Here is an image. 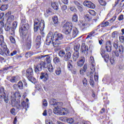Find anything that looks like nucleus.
<instances>
[{
    "instance_id": "412c9836",
    "label": "nucleus",
    "mask_w": 124,
    "mask_h": 124,
    "mask_svg": "<svg viewBox=\"0 0 124 124\" xmlns=\"http://www.w3.org/2000/svg\"><path fill=\"white\" fill-rule=\"evenodd\" d=\"M48 74L47 73H42V75L40 76V79H44V81L46 82V80H48Z\"/></svg>"
},
{
    "instance_id": "f3484780",
    "label": "nucleus",
    "mask_w": 124,
    "mask_h": 124,
    "mask_svg": "<svg viewBox=\"0 0 124 124\" xmlns=\"http://www.w3.org/2000/svg\"><path fill=\"white\" fill-rule=\"evenodd\" d=\"M70 59H71V53L68 51L65 54L63 57V60L65 61V62H68Z\"/></svg>"
},
{
    "instance_id": "4d7b16f0",
    "label": "nucleus",
    "mask_w": 124,
    "mask_h": 124,
    "mask_svg": "<svg viewBox=\"0 0 124 124\" xmlns=\"http://www.w3.org/2000/svg\"><path fill=\"white\" fill-rule=\"evenodd\" d=\"M80 51L82 52V53H84L85 51H88V47H81Z\"/></svg>"
},
{
    "instance_id": "680f3d73",
    "label": "nucleus",
    "mask_w": 124,
    "mask_h": 124,
    "mask_svg": "<svg viewBox=\"0 0 124 124\" xmlns=\"http://www.w3.org/2000/svg\"><path fill=\"white\" fill-rule=\"evenodd\" d=\"M10 39L12 43H16V41H15V39L13 37H11Z\"/></svg>"
},
{
    "instance_id": "6e6d98bb",
    "label": "nucleus",
    "mask_w": 124,
    "mask_h": 124,
    "mask_svg": "<svg viewBox=\"0 0 124 124\" xmlns=\"http://www.w3.org/2000/svg\"><path fill=\"white\" fill-rule=\"evenodd\" d=\"M110 62L111 64L114 65L115 63V59L114 57H111L110 59Z\"/></svg>"
},
{
    "instance_id": "5fc2aeb1",
    "label": "nucleus",
    "mask_w": 124,
    "mask_h": 124,
    "mask_svg": "<svg viewBox=\"0 0 124 124\" xmlns=\"http://www.w3.org/2000/svg\"><path fill=\"white\" fill-rule=\"evenodd\" d=\"M18 23L16 21L14 22L13 23V30H15L17 28V25Z\"/></svg>"
},
{
    "instance_id": "6e6552de",
    "label": "nucleus",
    "mask_w": 124,
    "mask_h": 124,
    "mask_svg": "<svg viewBox=\"0 0 124 124\" xmlns=\"http://www.w3.org/2000/svg\"><path fill=\"white\" fill-rule=\"evenodd\" d=\"M72 31V23L66 22L63 26V31L65 34H70Z\"/></svg>"
},
{
    "instance_id": "5701e85b",
    "label": "nucleus",
    "mask_w": 124,
    "mask_h": 124,
    "mask_svg": "<svg viewBox=\"0 0 124 124\" xmlns=\"http://www.w3.org/2000/svg\"><path fill=\"white\" fill-rule=\"evenodd\" d=\"M79 58V51H75L73 55V59L74 62H76Z\"/></svg>"
},
{
    "instance_id": "a18cd8bd",
    "label": "nucleus",
    "mask_w": 124,
    "mask_h": 124,
    "mask_svg": "<svg viewBox=\"0 0 124 124\" xmlns=\"http://www.w3.org/2000/svg\"><path fill=\"white\" fill-rule=\"evenodd\" d=\"M84 18L86 21H90L92 19V17L89 14H87L84 16Z\"/></svg>"
},
{
    "instance_id": "ddd939ff",
    "label": "nucleus",
    "mask_w": 124,
    "mask_h": 124,
    "mask_svg": "<svg viewBox=\"0 0 124 124\" xmlns=\"http://www.w3.org/2000/svg\"><path fill=\"white\" fill-rule=\"evenodd\" d=\"M90 63L91 64V69L93 72L95 71V64H94V58L93 56H91L89 59Z\"/></svg>"
},
{
    "instance_id": "9b49d317",
    "label": "nucleus",
    "mask_w": 124,
    "mask_h": 124,
    "mask_svg": "<svg viewBox=\"0 0 124 124\" xmlns=\"http://www.w3.org/2000/svg\"><path fill=\"white\" fill-rule=\"evenodd\" d=\"M26 76L29 80H31V79H32V76H33V70H32V68L30 67L27 69Z\"/></svg>"
},
{
    "instance_id": "e433bc0d",
    "label": "nucleus",
    "mask_w": 124,
    "mask_h": 124,
    "mask_svg": "<svg viewBox=\"0 0 124 124\" xmlns=\"http://www.w3.org/2000/svg\"><path fill=\"white\" fill-rule=\"evenodd\" d=\"M111 37L112 38H118V32L117 31H114L111 35Z\"/></svg>"
},
{
    "instance_id": "c756f323",
    "label": "nucleus",
    "mask_w": 124,
    "mask_h": 124,
    "mask_svg": "<svg viewBox=\"0 0 124 124\" xmlns=\"http://www.w3.org/2000/svg\"><path fill=\"white\" fill-rule=\"evenodd\" d=\"M80 25L83 29H85V28H87L88 27V23H87V22L82 21H80Z\"/></svg>"
},
{
    "instance_id": "864d4df0",
    "label": "nucleus",
    "mask_w": 124,
    "mask_h": 124,
    "mask_svg": "<svg viewBox=\"0 0 124 124\" xmlns=\"http://www.w3.org/2000/svg\"><path fill=\"white\" fill-rule=\"evenodd\" d=\"M100 54L102 56V57H104V55H105V50L102 48L100 49Z\"/></svg>"
},
{
    "instance_id": "37998d69",
    "label": "nucleus",
    "mask_w": 124,
    "mask_h": 124,
    "mask_svg": "<svg viewBox=\"0 0 124 124\" xmlns=\"http://www.w3.org/2000/svg\"><path fill=\"white\" fill-rule=\"evenodd\" d=\"M74 49L75 51V52H78L80 49V45L79 44H78L76 46H75Z\"/></svg>"
},
{
    "instance_id": "f03ea898",
    "label": "nucleus",
    "mask_w": 124,
    "mask_h": 124,
    "mask_svg": "<svg viewBox=\"0 0 124 124\" xmlns=\"http://www.w3.org/2000/svg\"><path fill=\"white\" fill-rule=\"evenodd\" d=\"M53 105H57V107H55L54 109V114L61 115V116H65L68 114V109L62 107L63 105L62 102H57L53 104Z\"/></svg>"
},
{
    "instance_id": "7c9ffc66",
    "label": "nucleus",
    "mask_w": 124,
    "mask_h": 124,
    "mask_svg": "<svg viewBox=\"0 0 124 124\" xmlns=\"http://www.w3.org/2000/svg\"><path fill=\"white\" fill-rule=\"evenodd\" d=\"M102 58H104L105 61L107 62L109 61V54L108 53H106L102 56Z\"/></svg>"
},
{
    "instance_id": "4c0bfd02",
    "label": "nucleus",
    "mask_w": 124,
    "mask_h": 124,
    "mask_svg": "<svg viewBox=\"0 0 124 124\" xmlns=\"http://www.w3.org/2000/svg\"><path fill=\"white\" fill-rule=\"evenodd\" d=\"M7 8H8V7H7V5H2L0 7V10H1V11H5Z\"/></svg>"
},
{
    "instance_id": "79ce46f5",
    "label": "nucleus",
    "mask_w": 124,
    "mask_h": 124,
    "mask_svg": "<svg viewBox=\"0 0 124 124\" xmlns=\"http://www.w3.org/2000/svg\"><path fill=\"white\" fill-rule=\"evenodd\" d=\"M94 80L96 82L98 81V72H95L94 75Z\"/></svg>"
},
{
    "instance_id": "f257e3e1",
    "label": "nucleus",
    "mask_w": 124,
    "mask_h": 124,
    "mask_svg": "<svg viewBox=\"0 0 124 124\" xmlns=\"http://www.w3.org/2000/svg\"><path fill=\"white\" fill-rule=\"evenodd\" d=\"M63 39V35L62 33H58L55 32L53 33L52 32H49L46 36V43L49 45V44L52 42L54 47H59L61 42L60 40Z\"/></svg>"
},
{
    "instance_id": "9d476101",
    "label": "nucleus",
    "mask_w": 124,
    "mask_h": 124,
    "mask_svg": "<svg viewBox=\"0 0 124 124\" xmlns=\"http://www.w3.org/2000/svg\"><path fill=\"white\" fill-rule=\"evenodd\" d=\"M44 60H46L47 63H51V58L48 55H41L37 56L36 58V61H43Z\"/></svg>"
},
{
    "instance_id": "39448f33",
    "label": "nucleus",
    "mask_w": 124,
    "mask_h": 124,
    "mask_svg": "<svg viewBox=\"0 0 124 124\" xmlns=\"http://www.w3.org/2000/svg\"><path fill=\"white\" fill-rule=\"evenodd\" d=\"M45 26L44 20H41L40 21L38 19H35L34 21V31H37L38 30H40L41 31H44Z\"/></svg>"
},
{
    "instance_id": "bf43d9fd",
    "label": "nucleus",
    "mask_w": 124,
    "mask_h": 124,
    "mask_svg": "<svg viewBox=\"0 0 124 124\" xmlns=\"http://www.w3.org/2000/svg\"><path fill=\"white\" fill-rule=\"evenodd\" d=\"M16 111L15 108H12L10 110L11 114H12V115H16Z\"/></svg>"
},
{
    "instance_id": "b1692460",
    "label": "nucleus",
    "mask_w": 124,
    "mask_h": 124,
    "mask_svg": "<svg viewBox=\"0 0 124 124\" xmlns=\"http://www.w3.org/2000/svg\"><path fill=\"white\" fill-rule=\"evenodd\" d=\"M19 80H20V77H19L18 76H16V77H12L10 81L12 83H15V82H17V81H19Z\"/></svg>"
},
{
    "instance_id": "aec40b11",
    "label": "nucleus",
    "mask_w": 124,
    "mask_h": 124,
    "mask_svg": "<svg viewBox=\"0 0 124 124\" xmlns=\"http://www.w3.org/2000/svg\"><path fill=\"white\" fill-rule=\"evenodd\" d=\"M61 8L62 14L63 15H66V14H67V12H66V10H67V6L65 5L61 6Z\"/></svg>"
},
{
    "instance_id": "0eeeda50",
    "label": "nucleus",
    "mask_w": 124,
    "mask_h": 124,
    "mask_svg": "<svg viewBox=\"0 0 124 124\" xmlns=\"http://www.w3.org/2000/svg\"><path fill=\"white\" fill-rule=\"evenodd\" d=\"M3 99L5 103H8L9 97L8 94H6L4 93V89L2 87H0V100Z\"/></svg>"
},
{
    "instance_id": "338daca9",
    "label": "nucleus",
    "mask_w": 124,
    "mask_h": 124,
    "mask_svg": "<svg viewBox=\"0 0 124 124\" xmlns=\"http://www.w3.org/2000/svg\"><path fill=\"white\" fill-rule=\"evenodd\" d=\"M87 68H88V64H85L83 67V70H84L83 71L86 72Z\"/></svg>"
},
{
    "instance_id": "de8ad7c7",
    "label": "nucleus",
    "mask_w": 124,
    "mask_h": 124,
    "mask_svg": "<svg viewBox=\"0 0 124 124\" xmlns=\"http://www.w3.org/2000/svg\"><path fill=\"white\" fill-rule=\"evenodd\" d=\"M89 13L91 15H92L93 16H95V15H96V13H95L93 10H89Z\"/></svg>"
},
{
    "instance_id": "0e129e2a",
    "label": "nucleus",
    "mask_w": 124,
    "mask_h": 124,
    "mask_svg": "<svg viewBox=\"0 0 124 124\" xmlns=\"http://www.w3.org/2000/svg\"><path fill=\"white\" fill-rule=\"evenodd\" d=\"M43 105L45 107L48 105V103H47V101H46V100L45 99L43 101Z\"/></svg>"
},
{
    "instance_id": "20e7f679",
    "label": "nucleus",
    "mask_w": 124,
    "mask_h": 124,
    "mask_svg": "<svg viewBox=\"0 0 124 124\" xmlns=\"http://www.w3.org/2000/svg\"><path fill=\"white\" fill-rule=\"evenodd\" d=\"M4 38L2 35H0V45L1 47V48H0V55L1 56H3L4 57H6V56H10V52L9 50L7 49V47L6 46V45L3 42Z\"/></svg>"
},
{
    "instance_id": "58836bf2",
    "label": "nucleus",
    "mask_w": 124,
    "mask_h": 124,
    "mask_svg": "<svg viewBox=\"0 0 124 124\" xmlns=\"http://www.w3.org/2000/svg\"><path fill=\"white\" fill-rule=\"evenodd\" d=\"M51 13L52 11H51V9H48L47 10H46V13L45 14V16L46 17H48V15H51Z\"/></svg>"
},
{
    "instance_id": "1a4fd4ad",
    "label": "nucleus",
    "mask_w": 124,
    "mask_h": 124,
    "mask_svg": "<svg viewBox=\"0 0 124 124\" xmlns=\"http://www.w3.org/2000/svg\"><path fill=\"white\" fill-rule=\"evenodd\" d=\"M46 66L47 63L46 62L42 61L35 67V72L37 73L39 71H41L43 68H46Z\"/></svg>"
},
{
    "instance_id": "72a5a7b5",
    "label": "nucleus",
    "mask_w": 124,
    "mask_h": 124,
    "mask_svg": "<svg viewBox=\"0 0 124 124\" xmlns=\"http://www.w3.org/2000/svg\"><path fill=\"white\" fill-rule=\"evenodd\" d=\"M53 62L55 64H59V63L61 62L60 58L58 57H55L53 59Z\"/></svg>"
},
{
    "instance_id": "6ab92c4d",
    "label": "nucleus",
    "mask_w": 124,
    "mask_h": 124,
    "mask_svg": "<svg viewBox=\"0 0 124 124\" xmlns=\"http://www.w3.org/2000/svg\"><path fill=\"white\" fill-rule=\"evenodd\" d=\"M93 72H91L90 74V84L91 86H93L94 85V81H93Z\"/></svg>"
},
{
    "instance_id": "423d86ee",
    "label": "nucleus",
    "mask_w": 124,
    "mask_h": 124,
    "mask_svg": "<svg viewBox=\"0 0 124 124\" xmlns=\"http://www.w3.org/2000/svg\"><path fill=\"white\" fill-rule=\"evenodd\" d=\"M29 30V24L26 22V20L22 19L21 20V25L19 28V32L22 35H26L27 31Z\"/></svg>"
},
{
    "instance_id": "ea45409f",
    "label": "nucleus",
    "mask_w": 124,
    "mask_h": 124,
    "mask_svg": "<svg viewBox=\"0 0 124 124\" xmlns=\"http://www.w3.org/2000/svg\"><path fill=\"white\" fill-rule=\"evenodd\" d=\"M66 123H67V124H73V123H74V120H73V119L72 118H67V121Z\"/></svg>"
},
{
    "instance_id": "cd10ccee",
    "label": "nucleus",
    "mask_w": 124,
    "mask_h": 124,
    "mask_svg": "<svg viewBox=\"0 0 124 124\" xmlns=\"http://www.w3.org/2000/svg\"><path fill=\"white\" fill-rule=\"evenodd\" d=\"M65 51L63 50H60L58 53L59 56L60 58H64V56H65Z\"/></svg>"
},
{
    "instance_id": "4be33fe9",
    "label": "nucleus",
    "mask_w": 124,
    "mask_h": 124,
    "mask_svg": "<svg viewBox=\"0 0 124 124\" xmlns=\"http://www.w3.org/2000/svg\"><path fill=\"white\" fill-rule=\"evenodd\" d=\"M79 34V31H78V29L77 28H74L73 30V32H72V36L73 38H75L77 35Z\"/></svg>"
},
{
    "instance_id": "a878e982",
    "label": "nucleus",
    "mask_w": 124,
    "mask_h": 124,
    "mask_svg": "<svg viewBox=\"0 0 124 124\" xmlns=\"http://www.w3.org/2000/svg\"><path fill=\"white\" fill-rule=\"evenodd\" d=\"M84 62H85V58L82 57L78 62V66H82L83 64H84Z\"/></svg>"
},
{
    "instance_id": "2eb2a0df",
    "label": "nucleus",
    "mask_w": 124,
    "mask_h": 124,
    "mask_svg": "<svg viewBox=\"0 0 124 124\" xmlns=\"http://www.w3.org/2000/svg\"><path fill=\"white\" fill-rule=\"evenodd\" d=\"M21 105L23 108H26V111L28 110V108H29V99L27 98L26 101H23L21 102Z\"/></svg>"
},
{
    "instance_id": "bb28decb",
    "label": "nucleus",
    "mask_w": 124,
    "mask_h": 124,
    "mask_svg": "<svg viewBox=\"0 0 124 124\" xmlns=\"http://www.w3.org/2000/svg\"><path fill=\"white\" fill-rule=\"evenodd\" d=\"M52 21L55 25H58L59 24V18L57 16H55L52 17Z\"/></svg>"
},
{
    "instance_id": "49530a36",
    "label": "nucleus",
    "mask_w": 124,
    "mask_h": 124,
    "mask_svg": "<svg viewBox=\"0 0 124 124\" xmlns=\"http://www.w3.org/2000/svg\"><path fill=\"white\" fill-rule=\"evenodd\" d=\"M14 20V16H10L8 18V22H12Z\"/></svg>"
},
{
    "instance_id": "603ef678",
    "label": "nucleus",
    "mask_w": 124,
    "mask_h": 124,
    "mask_svg": "<svg viewBox=\"0 0 124 124\" xmlns=\"http://www.w3.org/2000/svg\"><path fill=\"white\" fill-rule=\"evenodd\" d=\"M119 50L120 54H123L124 53V46H119Z\"/></svg>"
},
{
    "instance_id": "f8f14e48",
    "label": "nucleus",
    "mask_w": 124,
    "mask_h": 124,
    "mask_svg": "<svg viewBox=\"0 0 124 124\" xmlns=\"http://www.w3.org/2000/svg\"><path fill=\"white\" fill-rule=\"evenodd\" d=\"M84 6H86L91 9H94L95 8V5L90 1L85 0L83 2Z\"/></svg>"
},
{
    "instance_id": "4468645a",
    "label": "nucleus",
    "mask_w": 124,
    "mask_h": 124,
    "mask_svg": "<svg viewBox=\"0 0 124 124\" xmlns=\"http://www.w3.org/2000/svg\"><path fill=\"white\" fill-rule=\"evenodd\" d=\"M116 18L117 16H113L111 19L108 20V22L107 21L103 23V24L101 26V27H107L108 26H109V25L111 26V25H112V23H113V22H114V21L116 20Z\"/></svg>"
},
{
    "instance_id": "393cba45",
    "label": "nucleus",
    "mask_w": 124,
    "mask_h": 124,
    "mask_svg": "<svg viewBox=\"0 0 124 124\" xmlns=\"http://www.w3.org/2000/svg\"><path fill=\"white\" fill-rule=\"evenodd\" d=\"M51 6L54 10H59V4L56 2L51 3Z\"/></svg>"
},
{
    "instance_id": "2f4dec72",
    "label": "nucleus",
    "mask_w": 124,
    "mask_h": 124,
    "mask_svg": "<svg viewBox=\"0 0 124 124\" xmlns=\"http://www.w3.org/2000/svg\"><path fill=\"white\" fill-rule=\"evenodd\" d=\"M47 69L49 72H53V71H54L53 65H52L51 64H49L47 65Z\"/></svg>"
},
{
    "instance_id": "c9c22d12",
    "label": "nucleus",
    "mask_w": 124,
    "mask_h": 124,
    "mask_svg": "<svg viewBox=\"0 0 124 124\" xmlns=\"http://www.w3.org/2000/svg\"><path fill=\"white\" fill-rule=\"evenodd\" d=\"M18 88L20 90H23V88L24 87V85H23V82L20 81L17 84Z\"/></svg>"
},
{
    "instance_id": "09e8293b",
    "label": "nucleus",
    "mask_w": 124,
    "mask_h": 124,
    "mask_svg": "<svg viewBox=\"0 0 124 124\" xmlns=\"http://www.w3.org/2000/svg\"><path fill=\"white\" fill-rule=\"evenodd\" d=\"M60 120L62 122H64V123H66L67 120V118L66 117H62L60 118Z\"/></svg>"
},
{
    "instance_id": "e2e57ef3",
    "label": "nucleus",
    "mask_w": 124,
    "mask_h": 124,
    "mask_svg": "<svg viewBox=\"0 0 124 124\" xmlns=\"http://www.w3.org/2000/svg\"><path fill=\"white\" fill-rule=\"evenodd\" d=\"M78 8L79 11H83V6L82 5L80 4L78 6Z\"/></svg>"
},
{
    "instance_id": "c03bdc74",
    "label": "nucleus",
    "mask_w": 124,
    "mask_h": 124,
    "mask_svg": "<svg viewBox=\"0 0 124 124\" xmlns=\"http://www.w3.org/2000/svg\"><path fill=\"white\" fill-rule=\"evenodd\" d=\"M55 73L56 75H60L61 73H62V69L61 68L57 69V70L55 71Z\"/></svg>"
},
{
    "instance_id": "a19ab883",
    "label": "nucleus",
    "mask_w": 124,
    "mask_h": 124,
    "mask_svg": "<svg viewBox=\"0 0 124 124\" xmlns=\"http://www.w3.org/2000/svg\"><path fill=\"white\" fill-rule=\"evenodd\" d=\"M69 9L72 12H77V9L74 6H70L69 7Z\"/></svg>"
},
{
    "instance_id": "7ed1b4c3",
    "label": "nucleus",
    "mask_w": 124,
    "mask_h": 124,
    "mask_svg": "<svg viewBox=\"0 0 124 124\" xmlns=\"http://www.w3.org/2000/svg\"><path fill=\"white\" fill-rule=\"evenodd\" d=\"M21 94L18 92H12L11 94V100L12 101V105L14 107H16L17 109H22L23 106L20 105L17 102H16V98H21Z\"/></svg>"
},
{
    "instance_id": "f704fd0d",
    "label": "nucleus",
    "mask_w": 124,
    "mask_h": 124,
    "mask_svg": "<svg viewBox=\"0 0 124 124\" xmlns=\"http://www.w3.org/2000/svg\"><path fill=\"white\" fill-rule=\"evenodd\" d=\"M94 33H95V31L94 30L90 32L89 35H87V38H90V37H92V36H94Z\"/></svg>"
},
{
    "instance_id": "052dcab7",
    "label": "nucleus",
    "mask_w": 124,
    "mask_h": 124,
    "mask_svg": "<svg viewBox=\"0 0 124 124\" xmlns=\"http://www.w3.org/2000/svg\"><path fill=\"white\" fill-rule=\"evenodd\" d=\"M119 21H123L124 20V15H121L118 17Z\"/></svg>"
},
{
    "instance_id": "473e14b6",
    "label": "nucleus",
    "mask_w": 124,
    "mask_h": 124,
    "mask_svg": "<svg viewBox=\"0 0 124 124\" xmlns=\"http://www.w3.org/2000/svg\"><path fill=\"white\" fill-rule=\"evenodd\" d=\"M71 62H72V61H69L67 63V67L69 70H71V69H72L73 66Z\"/></svg>"
},
{
    "instance_id": "c85d7f7f",
    "label": "nucleus",
    "mask_w": 124,
    "mask_h": 124,
    "mask_svg": "<svg viewBox=\"0 0 124 124\" xmlns=\"http://www.w3.org/2000/svg\"><path fill=\"white\" fill-rule=\"evenodd\" d=\"M72 20L73 22H78V16H77V14H74L73 15Z\"/></svg>"
},
{
    "instance_id": "a211bd4d",
    "label": "nucleus",
    "mask_w": 124,
    "mask_h": 124,
    "mask_svg": "<svg viewBox=\"0 0 124 124\" xmlns=\"http://www.w3.org/2000/svg\"><path fill=\"white\" fill-rule=\"evenodd\" d=\"M24 46L26 50H30V49H31V39H29L27 41Z\"/></svg>"
},
{
    "instance_id": "3c124183",
    "label": "nucleus",
    "mask_w": 124,
    "mask_h": 124,
    "mask_svg": "<svg viewBox=\"0 0 124 124\" xmlns=\"http://www.w3.org/2000/svg\"><path fill=\"white\" fill-rule=\"evenodd\" d=\"M99 2L101 5H103L104 6L106 5V2H105L104 0H99Z\"/></svg>"
},
{
    "instance_id": "774afa93",
    "label": "nucleus",
    "mask_w": 124,
    "mask_h": 124,
    "mask_svg": "<svg viewBox=\"0 0 124 124\" xmlns=\"http://www.w3.org/2000/svg\"><path fill=\"white\" fill-rule=\"evenodd\" d=\"M83 84L84 86H87V79L86 78H84L83 80Z\"/></svg>"
},
{
    "instance_id": "13d9d810",
    "label": "nucleus",
    "mask_w": 124,
    "mask_h": 124,
    "mask_svg": "<svg viewBox=\"0 0 124 124\" xmlns=\"http://www.w3.org/2000/svg\"><path fill=\"white\" fill-rule=\"evenodd\" d=\"M119 40L120 41L122 42V43H124V37L123 35L120 36H119Z\"/></svg>"
},
{
    "instance_id": "8fccbe9b",
    "label": "nucleus",
    "mask_w": 124,
    "mask_h": 124,
    "mask_svg": "<svg viewBox=\"0 0 124 124\" xmlns=\"http://www.w3.org/2000/svg\"><path fill=\"white\" fill-rule=\"evenodd\" d=\"M36 42H37L38 43L37 44H38L39 45H40V42L41 41V36H38L36 38Z\"/></svg>"
},
{
    "instance_id": "69168bd1",
    "label": "nucleus",
    "mask_w": 124,
    "mask_h": 124,
    "mask_svg": "<svg viewBox=\"0 0 124 124\" xmlns=\"http://www.w3.org/2000/svg\"><path fill=\"white\" fill-rule=\"evenodd\" d=\"M112 54H115L116 57H119V56H120V54L118 51H113Z\"/></svg>"
},
{
    "instance_id": "dca6fc26",
    "label": "nucleus",
    "mask_w": 124,
    "mask_h": 124,
    "mask_svg": "<svg viewBox=\"0 0 124 124\" xmlns=\"http://www.w3.org/2000/svg\"><path fill=\"white\" fill-rule=\"evenodd\" d=\"M106 49L107 52H111L112 50V45L110 41H107L106 43Z\"/></svg>"
}]
</instances>
